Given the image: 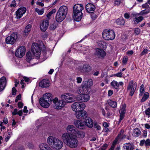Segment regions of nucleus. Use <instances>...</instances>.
Listing matches in <instances>:
<instances>
[{"mask_svg":"<svg viewBox=\"0 0 150 150\" xmlns=\"http://www.w3.org/2000/svg\"><path fill=\"white\" fill-rule=\"evenodd\" d=\"M61 138L64 143L69 148H75L79 145V141L74 134L65 132L62 135Z\"/></svg>","mask_w":150,"mask_h":150,"instance_id":"1","label":"nucleus"},{"mask_svg":"<svg viewBox=\"0 0 150 150\" xmlns=\"http://www.w3.org/2000/svg\"><path fill=\"white\" fill-rule=\"evenodd\" d=\"M47 143L51 147L56 150H59L62 147L63 143L57 138L50 136L48 137Z\"/></svg>","mask_w":150,"mask_h":150,"instance_id":"2","label":"nucleus"},{"mask_svg":"<svg viewBox=\"0 0 150 150\" xmlns=\"http://www.w3.org/2000/svg\"><path fill=\"white\" fill-rule=\"evenodd\" d=\"M32 51L33 53V55L30 52H27L26 54V59L27 61H30L33 58L34 56L38 57L40 54L41 49L39 45L36 43H33L32 45Z\"/></svg>","mask_w":150,"mask_h":150,"instance_id":"3","label":"nucleus"},{"mask_svg":"<svg viewBox=\"0 0 150 150\" xmlns=\"http://www.w3.org/2000/svg\"><path fill=\"white\" fill-rule=\"evenodd\" d=\"M83 9V5L81 4L75 5L73 8L74 19L75 21H80L83 16L82 11Z\"/></svg>","mask_w":150,"mask_h":150,"instance_id":"4","label":"nucleus"},{"mask_svg":"<svg viewBox=\"0 0 150 150\" xmlns=\"http://www.w3.org/2000/svg\"><path fill=\"white\" fill-rule=\"evenodd\" d=\"M68 12V8L66 6H61L57 13L55 16L56 21L61 22L65 18Z\"/></svg>","mask_w":150,"mask_h":150,"instance_id":"5","label":"nucleus"},{"mask_svg":"<svg viewBox=\"0 0 150 150\" xmlns=\"http://www.w3.org/2000/svg\"><path fill=\"white\" fill-rule=\"evenodd\" d=\"M103 38L107 40H113L115 37V33L113 30L105 29L103 30L102 33Z\"/></svg>","mask_w":150,"mask_h":150,"instance_id":"6","label":"nucleus"},{"mask_svg":"<svg viewBox=\"0 0 150 150\" xmlns=\"http://www.w3.org/2000/svg\"><path fill=\"white\" fill-rule=\"evenodd\" d=\"M61 98L62 100L64 101L66 104L74 102L75 100L76 97L71 93H66L62 94Z\"/></svg>","mask_w":150,"mask_h":150,"instance_id":"7","label":"nucleus"},{"mask_svg":"<svg viewBox=\"0 0 150 150\" xmlns=\"http://www.w3.org/2000/svg\"><path fill=\"white\" fill-rule=\"evenodd\" d=\"M72 110L75 112L80 111H83L86 107V105L83 103L80 102H75L71 106Z\"/></svg>","mask_w":150,"mask_h":150,"instance_id":"8","label":"nucleus"},{"mask_svg":"<svg viewBox=\"0 0 150 150\" xmlns=\"http://www.w3.org/2000/svg\"><path fill=\"white\" fill-rule=\"evenodd\" d=\"M54 107L56 109H60L63 108L66 105V102L64 100H59L57 97L52 100Z\"/></svg>","mask_w":150,"mask_h":150,"instance_id":"9","label":"nucleus"},{"mask_svg":"<svg viewBox=\"0 0 150 150\" xmlns=\"http://www.w3.org/2000/svg\"><path fill=\"white\" fill-rule=\"evenodd\" d=\"M137 88V83H134L133 81H131L129 82L127 87L128 92H129V95L132 96L133 95L136 90Z\"/></svg>","mask_w":150,"mask_h":150,"instance_id":"10","label":"nucleus"},{"mask_svg":"<svg viewBox=\"0 0 150 150\" xmlns=\"http://www.w3.org/2000/svg\"><path fill=\"white\" fill-rule=\"evenodd\" d=\"M18 38L17 33L14 32L6 38L5 40L7 44H13L16 41Z\"/></svg>","mask_w":150,"mask_h":150,"instance_id":"11","label":"nucleus"},{"mask_svg":"<svg viewBox=\"0 0 150 150\" xmlns=\"http://www.w3.org/2000/svg\"><path fill=\"white\" fill-rule=\"evenodd\" d=\"M25 52V47L21 46L16 50L15 53V55L17 57L21 58L24 55Z\"/></svg>","mask_w":150,"mask_h":150,"instance_id":"12","label":"nucleus"},{"mask_svg":"<svg viewBox=\"0 0 150 150\" xmlns=\"http://www.w3.org/2000/svg\"><path fill=\"white\" fill-rule=\"evenodd\" d=\"M75 115L76 117L79 119H84L88 116L86 112L85 111H80L76 112Z\"/></svg>","mask_w":150,"mask_h":150,"instance_id":"13","label":"nucleus"},{"mask_svg":"<svg viewBox=\"0 0 150 150\" xmlns=\"http://www.w3.org/2000/svg\"><path fill=\"white\" fill-rule=\"evenodd\" d=\"M126 105L125 104H124L120 106V109L119 110L120 114L119 122H120L123 119L125 116V115L126 112Z\"/></svg>","mask_w":150,"mask_h":150,"instance_id":"14","label":"nucleus"},{"mask_svg":"<svg viewBox=\"0 0 150 150\" xmlns=\"http://www.w3.org/2000/svg\"><path fill=\"white\" fill-rule=\"evenodd\" d=\"M74 124L76 127L81 129H83L85 127L84 122L80 120H76L74 121Z\"/></svg>","mask_w":150,"mask_h":150,"instance_id":"15","label":"nucleus"},{"mask_svg":"<svg viewBox=\"0 0 150 150\" xmlns=\"http://www.w3.org/2000/svg\"><path fill=\"white\" fill-rule=\"evenodd\" d=\"M26 11V9L24 7H21L16 12V14L17 18H20Z\"/></svg>","mask_w":150,"mask_h":150,"instance_id":"16","label":"nucleus"},{"mask_svg":"<svg viewBox=\"0 0 150 150\" xmlns=\"http://www.w3.org/2000/svg\"><path fill=\"white\" fill-rule=\"evenodd\" d=\"M79 69L82 73H86L90 71L91 69V68L89 65L84 64L82 66L80 67Z\"/></svg>","mask_w":150,"mask_h":150,"instance_id":"17","label":"nucleus"},{"mask_svg":"<svg viewBox=\"0 0 150 150\" xmlns=\"http://www.w3.org/2000/svg\"><path fill=\"white\" fill-rule=\"evenodd\" d=\"M139 15V13H134L132 14V15L134 18V19L133 20L134 24H137L143 20L144 17L142 16L138 17Z\"/></svg>","mask_w":150,"mask_h":150,"instance_id":"18","label":"nucleus"},{"mask_svg":"<svg viewBox=\"0 0 150 150\" xmlns=\"http://www.w3.org/2000/svg\"><path fill=\"white\" fill-rule=\"evenodd\" d=\"M7 83L6 78L2 77L0 79V92L3 91L5 88Z\"/></svg>","mask_w":150,"mask_h":150,"instance_id":"19","label":"nucleus"},{"mask_svg":"<svg viewBox=\"0 0 150 150\" xmlns=\"http://www.w3.org/2000/svg\"><path fill=\"white\" fill-rule=\"evenodd\" d=\"M49 25V21L48 20H44L42 21L40 25V29L43 32L45 31Z\"/></svg>","mask_w":150,"mask_h":150,"instance_id":"20","label":"nucleus"},{"mask_svg":"<svg viewBox=\"0 0 150 150\" xmlns=\"http://www.w3.org/2000/svg\"><path fill=\"white\" fill-rule=\"evenodd\" d=\"M95 54L99 58H103L105 56L106 53L103 50L97 48L96 49Z\"/></svg>","mask_w":150,"mask_h":150,"instance_id":"21","label":"nucleus"},{"mask_svg":"<svg viewBox=\"0 0 150 150\" xmlns=\"http://www.w3.org/2000/svg\"><path fill=\"white\" fill-rule=\"evenodd\" d=\"M39 103L40 105L45 108H48L50 106V103H51L48 101L47 100L44 99L42 98H40Z\"/></svg>","mask_w":150,"mask_h":150,"instance_id":"22","label":"nucleus"},{"mask_svg":"<svg viewBox=\"0 0 150 150\" xmlns=\"http://www.w3.org/2000/svg\"><path fill=\"white\" fill-rule=\"evenodd\" d=\"M39 86L42 88H47L50 86V82L47 79L42 80L39 83Z\"/></svg>","mask_w":150,"mask_h":150,"instance_id":"23","label":"nucleus"},{"mask_svg":"<svg viewBox=\"0 0 150 150\" xmlns=\"http://www.w3.org/2000/svg\"><path fill=\"white\" fill-rule=\"evenodd\" d=\"M87 11L89 13H92L94 12L96 7L94 5L91 3L87 4L86 6Z\"/></svg>","mask_w":150,"mask_h":150,"instance_id":"24","label":"nucleus"},{"mask_svg":"<svg viewBox=\"0 0 150 150\" xmlns=\"http://www.w3.org/2000/svg\"><path fill=\"white\" fill-rule=\"evenodd\" d=\"M84 122L85 124V127L87 126L88 128H92L94 125V123L92 119L90 117H88L86 118Z\"/></svg>","mask_w":150,"mask_h":150,"instance_id":"25","label":"nucleus"},{"mask_svg":"<svg viewBox=\"0 0 150 150\" xmlns=\"http://www.w3.org/2000/svg\"><path fill=\"white\" fill-rule=\"evenodd\" d=\"M124 132V131L123 130L121 129L120 130V134H118L115 139L113 142V144H115L120 138L122 139L126 137V135L123 134Z\"/></svg>","mask_w":150,"mask_h":150,"instance_id":"26","label":"nucleus"},{"mask_svg":"<svg viewBox=\"0 0 150 150\" xmlns=\"http://www.w3.org/2000/svg\"><path fill=\"white\" fill-rule=\"evenodd\" d=\"M123 148L122 150H133L135 149L134 144L131 143L125 144L123 145Z\"/></svg>","mask_w":150,"mask_h":150,"instance_id":"27","label":"nucleus"},{"mask_svg":"<svg viewBox=\"0 0 150 150\" xmlns=\"http://www.w3.org/2000/svg\"><path fill=\"white\" fill-rule=\"evenodd\" d=\"M111 86L116 89H118L120 86H122L124 84V83L122 81L118 83L117 81L113 80L111 83Z\"/></svg>","mask_w":150,"mask_h":150,"instance_id":"28","label":"nucleus"},{"mask_svg":"<svg viewBox=\"0 0 150 150\" xmlns=\"http://www.w3.org/2000/svg\"><path fill=\"white\" fill-rule=\"evenodd\" d=\"M76 129L75 127L72 125H69L67 127V130L68 133L74 134Z\"/></svg>","mask_w":150,"mask_h":150,"instance_id":"29","label":"nucleus"},{"mask_svg":"<svg viewBox=\"0 0 150 150\" xmlns=\"http://www.w3.org/2000/svg\"><path fill=\"white\" fill-rule=\"evenodd\" d=\"M76 138H84L85 136V133L83 132L79 131L76 130L74 134Z\"/></svg>","mask_w":150,"mask_h":150,"instance_id":"30","label":"nucleus"},{"mask_svg":"<svg viewBox=\"0 0 150 150\" xmlns=\"http://www.w3.org/2000/svg\"><path fill=\"white\" fill-rule=\"evenodd\" d=\"M39 147L41 150H52L48 145L45 143L40 144Z\"/></svg>","mask_w":150,"mask_h":150,"instance_id":"31","label":"nucleus"},{"mask_svg":"<svg viewBox=\"0 0 150 150\" xmlns=\"http://www.w3.org/2000/svg\"><path fill=\"white\" fill-rule=\"evenodd\" d=\"M44 99L47 100L50 103H51L52 101V94L50 93H47L43 95L42 98Z\"/></svg>","mask_w":150,"mask_h":150,"instance_id":"32","label":"nucleus"},{"mask_svg":"<svg viewBox=\"0 0 150 150\" xmlns=\"http://www.w3.org/2000/svg\"><path fill=\"white\" fill-rule=\"evenodd\" d=\"M81 99L84 102L88 101L90 98L89 95L88 94H84L81 96Z\"/></svg>","mask_w":150,"mask_h":150,"instance_id":"33","label":"nucleus"},{"mask_svg":"<svg viewBox=\"0 0 150 150\" xmlns=\"http://www.w3.org/2000/svg\"><path fill=\"white\" fill-rule=\"evenodd\" d=\"M141 134V132L138 128H136L134 129L133 131V134L134 136L135 137H138Z\"/></svg>","mask_w":150,"mask_h":150,"instance_id":"34","label":"nucleus"},{"mask_svg":"<svg viewBox=\"0 0 150 150\" xmlns=\"http://www.w3.org/2000/svg\"><path fill=\"white\" fill-rule=\"evenodd\" d=\"M82 87L83 88V93L88 94L89 93L90 91V88L87 87L86 85L83 84Z\"/></svg>","mask_w":150,"mask_h":150,"instance_id":"35","label":"nucleus"},{"mask_svg":"<svg viewBox=\"0 0 150 150\" xmlns=\"http://www.w3.org/2000/svg\"><path fill=\"white\" fill-rule=\"evenodd\" d=\"M116 23L119 25H124L125 22L124 20L122 18H120L117 19L116 21Z\"/></svg>","mask_w":150,"mask_h":150,"instance_id":"36","label":"nucleus"},{"mask_svg":"<svg viewBox=\"0 0 150 150\" xmlns=\"http://www.w3.org/2000/svg\"><path fill=\"white\" fill-rule=\"evenodd\" d=\"M93 81L92 79H89L88 80L87 82H85L83 83L84 84H86L87 86V87L90 88V87L93 85Z\"/></svg>","mask_w":150,"mask_h":150,"instance_id":"37","label":"nucleus"},{"mask_svg":"<svg viewBox=\"0 0 150 150\" xmlns=\"http://www.w3.org/2000/svg\"><path fill=\"white\" fill-rule=\"evenodd\" d=\"M108 104L113 108H115L117 107V103L115 101H112L111 100L108 101Z\"/></svg>","mask_w":150,"mask_h":150,"instance_id":"38","label":"nucleus"},{"mask_svg":"<svg viewBox=\"0 0 150 150\" xmlns=\"http://www.w3.org/2000/svg\"><path fill=\"white\" fill-rule=\"evenodd\" d=\"M31 26L30 25H28L26 27L24 31V33L25 34V35H27L28 33L30 30Z\"/></svg>","mask_w":150,"mask_h":150,"instance_id":"39","label":"nucleus"},{"mask_svg":"<svg viewBox=\"0 0 150 150\" xmlns=\"http://www.w3.org/2000/svg\"><path fill=\"white\" fill-rule=\"evenodd\" d=\"M149 97V94L148 93H146L144 94V95L141 100V101L142 102H144Z\"/></svg>","mask_w":150,"mask_h":150,"instance_id":"40","label":"nucleus"},{"mask_svg":"<svg viewBox=\"0 0 150 150\" xmlns=\"http://www.w3.org/2000/svg\"><path fill=\"white\" fill-rule=\"evenodd\" d=\"M150 12V9L144 10L142 11L139 14L140 15L142 16Z\"/></svg>","mask_w":150,"mask_h":150,"instance_id":"41","label":"nucleus"},{"mask_svg":"<svg viewBox=\"0 0 150 150\" xmlns=\"http://www.w3.org/2000/svg\"><path fill=\"white\" fill-rule=\"evenodd\" d=\"M98 45L99 47L104 49L106 47V43L104 42L100 41L98 42Z\"/></svg>","mask_w":150,"mask_h":150,"instance_id":"42","label":"nucleus"},{"mask_svg":"<svg viewBox=\"0 0 150 150\" xmlns=\"http://www.w3.org/2000/svg\"><path fill=\"white\" fill-rule=\"evenodd\" d=\"M35 11L39 15H41L44 13V9L43 8H42L40 10L38 8H36L35 9Z\"/></svg>","mask_w":150,"mask_h":150,"instance_id":"43","label":"nucleus"},{"mask_svg":"<svg viewBox=\"0 0 150 150\" xmlns=\"http://www.w3.org/2000/svg\"><path fill=\"white\" fill-rule=\"evenodd\" d=\"M148 4H150V1H148L147 3L145 4H143L142 5V7L144 8H149Z\"/></svg>","mask_w":150,"mask_h":150,"instance_id":"44","label":"nucleus"},{"mask_svg":"<svg viewBox=\"0 0 150 150\" xmlns=\"http://www.w3.org/2000/svg\"><path fill=\"white\" fill-rule=\"evenodd\" d=\"M83 88L81 87H79L77 90V92L81 96L82 95L84 94L83 89Z\"/></svg>","mask_w":150,"mask_h":150,"instance_id":"45","label":"nucleus"},{"mask_svg":"<svg viewBox=\"0 0 150 150\" xmlns=\"http://www.w3.org/2000/svg\"><path fill=\"white\" fill-rule=\"evenodd\" d=\"M145 113L148 118L150 116V108H146L145 111Z\"/></svg>","mask_w":150,"mask_h":150,"instance_id":"46","label":"nucleus"},{"mask_svg":"<svg viewBox=\"0 0 150 150\" xmlns=\"http://www.w3.org/2000/svg\"><path fill=\"white\" fill-rule=\"evenodd\" d=\"M149 50L148 49L146 48H145L144 49L143 51L140 54V55L141 56H142L143 55H145L147 54Z\"/></svg>","mask_w":150,"mask_h":150,"instance_id":"47","label":"nucleus"},{"mask_svg":"<svg viewBox=\"0 0 150 150\" xmlns=\"http://www.w3.org/2000/svg\"><path fill=\"white\" fill-rule=\"evenodd\" d=\"M145 146L146 147L150 146V139H148L146 141L145 140Z\"/></svg>","mask_w":150,"mask_h":150,"instance_id":"48","label":"nucleus"},{"mask_svg":"<svg viewBox=\"0 0 150 150\" xmlns=\"http://www.w3.org/2000/svg\"><path fill=\"white\" fill-rule=\"evenodd\" d=\"M114 76H117L119 77H122V73L121 72H119L113 75Z\"/></svg>","mask_w":150,"mask_h":150,"instance_id":"49","label":"nucleus"},{"mask_svg":"<svg viewBox=\"0 0 150 150\" xmlns=\"http://www.w3.org/2000/svg\"><path fill=\"white\" fill-rule=\"evenodd\" d=\"M140 32V30L138 28H135L134 30V33L135 35H137L139 34Z\"/></svg>","mask_w":150,"mask_h":150,"instance_id":"50","label":"nucleus"},{"mask_svg":"<svg viewBox=\"0 0 150 150\" xmlns=\"http://www.w3.org/2000/svg\"><path fill=\"white\" fill-rule=\"evenodd\" d=\"M57 27L56 24H53L50 25V28L51 30H54Z\"/></svg>","mask_w":150,"mask_h":150,"instance_id":"51","label":"nucleus"},{"mask_svg":"<svg viewBox=\"0 0 150 150\" xmlns=\"http://www.w3.org/2000/svg\"><path fill=\"white\" fill-rule=\"evenodd\" d=\"M127 61V57H124L122 60V63L123 64H126Z\"/></svg>","mask_w":150,"mask_h":150,"instance_id":"52","label":"nucleus"},{"mask_svg":"<svg viewBox=\"0 0 150 150\" xmlns=\"http://www.w3.org/2000/svg\"><path fill=\"white\" fill-rule=\"evenodd\" d=\"M94 128H96L97 130H99L100 129V127L97 125L96 123H95L93 125Z\"/></svg>","mask_w":150,"mask_h":150,"instance_id":"53","label":"nucleus"},{"mask_svg":"<svg viewBox=\"0 0 150 150\" xmlns=\"http://www.w3.org/2000/svg\"><path fill=\"white\" fill-rule=\"evenodd\" d=\"M144 86L143 84H142L140 87V92L144 93Z\"/></svg>","mask_w":150,"mask_h":150,"instance_id":"54","label":"nucleus"},{"mask_svg":"<svg viewBox=\"0 0 150 150\" xmlns=\"http://www.w3.org/2000/svg\"><path fill=\"white\" fill-rule=\"evenodd\" d=\"M12 94L13 95H15L16 94V90L14 87H13L12 89Z\"/></svg>","mask_w":150,"mask_h":150,"instance_id":"55","label":"nucleus"},{"mask_svg":"<svg viewBox=\"0 0 150 150\" xmlns=\"http://www.w3.org/2000/svg\"><path fill=\"white\" fill-rule=\"evenodd\" d=\"M108 145L107 144H104L103 146L101 148L100 150H105L106 148L107 147Z\"/></svg>","mask_w":150,"mask_h":150,"instance_id":"56","label":"nucleus"},{"mask_svg":"<svg viewBox=\"0 0 150 150\" xmlns=\"http://www.w3.org/2000/svg\"><path fill=\"white\" fill-rule=\"evenodd\" d=\"M16 4L15 2V1H13L12 3L10 5V6L11 7H14L16 6Z\"/></svg>","mask_w":150,"mask_h":150,"instance_id":"57","label":"nucleus"},{"mask_svg":"<svg viewBox=\"0 0 150 150\" xmlns=\"http://www.w3.org/2000/svg\"><path fill=\"white\" fill-rule=\"evenodd\" d=\"M144 144H145V140L144 139L141 140L140 141L139 144V145H140V146H143Z\"/></svg>","mask_w":150,"mask_h":150,"instance_id":"58","label":"nucleus"},{"mask_svg":"<svg viewBox=\"0 0 150 150\" xmlns=\"http://www.w3.org/2000/svg\"><path fill=\"white\" fill-rule=\"evenodd\" d=\"M18 113V109L17 108L15 109L14 111L12 112V114L13 115H16Z\"/></svg>","mask_w":150,"mask_h":150,"instance_id":"59","label":"nucleus"},{"mask_svg":"<svg viewBox=\"0 0 150 150\" xmlns=\"http://www.w3.org/2000/svg\"><path fill=\"white\" fill-rule=\"evenodd\" d=\"M121 3L120 1H115L114 3L115 5L118 6Z\"/></svg>","mask_w":150,"mask_h":150,"instance_id":"60","label":"nucleus"},{"mask_svg":"<svg viewBox=\"0 0 150 150\" xmlns=\"http://www.w3.org/2000/svg\"><path fill=\"white\" fill-rule=\"evenodd\" d=\"M77 82L78 83H80L82 81V79L81 77H78L76 78Z\"/></svg>","mask_w":150,"mask_h":150,"instance_id":"61","label":"nucleus"},{"mask_svg":"<svg viewBox=\"0 0 150 150\" xmlns=\"http://www.w3.org/2000/svg\"><path fill=\"white\" fill-rule=\"evenodd\" d=\"M23 104L21 102H19L18 104V107L19 108H22L23 106Z\"/></svg>","mask_w":150,"mask_h":150,"instance_id":"62","label":"nucleus"},{"mask_svg":"<svg viewBox=\"0 0 150 150\" xmlns=\"http://www.w3.org/2000/svg\"><path fill=\"white\" fill-rule=\"evenodd\" d=\"M147 132L146 130H144L143 131V136L145 137H146L147 135Z\"/></svg>","mask_w":150,"mask_h":150,"instance_id":"63","label":"nucleus"},{"mask_svg":"<svg viewBox=\"0 0 150 150\" xmlns=\"http://www.w3.org/2000/svg\"><path fill=\"white\" fill-rule=\"evenodd\" d=\"M124 17L125 18L127 19L129 18L130 16L129 13H126L124 14Z\"/></svg>","mask_w":150,"mask_h":150,"instance_id":"64","label":"nucleus"}]
</instances>
